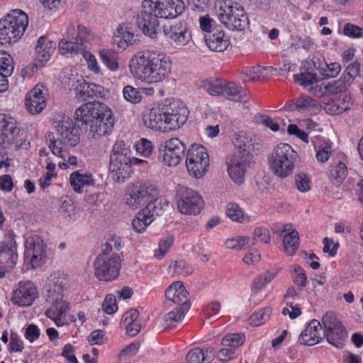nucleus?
I'll return each instance as SVG.
<instances>
[{
	"label": "nucleus",
	"mask_w": 363,
	"mask_h": 363,
	"mask_svg": "<svg viewBox=\"0 0 363 363\" xmlns=\"http://www.w3.org/2000/svg\"><path fill=\"white\" fill-rule=\"evenodd\" d=\"M165 38L176 47H184L191 40L188 23L184 21H174L163 28Z\"/></svg>",
	"instance_id": "f3484780"
},
{
	"label": "nucleus",
	"mask_w": 363,
	"mask_h": 363,
	"mask_svg": "<svg viewBox=\"0 0 363 363\" xmlns=\"http://www.w3.org/2000/svg\"><path fill=\"white\" fill-rule=\"evenodd\" d=\"M145 125L150 129L160 130L165 126L162 101L157 107L147 110L143 116Z\"/></svg>",
	"instance_id": "5701e85b"
},
{
	"label": "nucleus",
	"mask_w": 363,
	"mask_h": 363,
	"mask_svg": "<svg viewBox=\"0 0 363 363\" xmlns=\"http://www.w3.org/2000/svg\"><path fill=\"white\" fill-rule=\"evenodd\" d=\"M284 251L288 255H293L299 247V235L296 230H291L284 235L283 240Z\"/></svg>",
	"instance_id": "a19ab883"
},
{
	"label": "nucleus",
	"mask_w": 363,
	"mask_h": 363,
	"mask_svg": "<svg viewBox=\"0 0 363 363\" xmlns=\"http://www.w3.org/2000/svg\"><path fill=\"white\" fill-rule=\"evenodd\" d=\"M128 67L134 79L153 84L162 82L169 77L172 62L169 56L163 53L144 50L133 55Z\"/></svg>",
	"instance_id": "f257e3e1"
},
{
	"label": "nucleus",
	"mask_w": 363,
	"mask_h": 363,
	"mask_svg": "<svg viewBox=\"0 0 363 363\" xmlns=\"http://www.w3.org/2000/svg\"><path fill=\"white\" fill-rule=\"evenodd\" d=\"M321 321L327 341L336 347H342L347 332L337 315L333 312H328L323 315Z\"/></svg>",
	"instance_id": "9d476101"
},
{
	"label": "nucleus",
	"mask_w": 363,
	"mask_h": 363,
	"mask_svg": "<svg viewBox=\"0 0 363 363\" xmlns=\"http://www.w3.org/2000/svg\"><path fill=\"white\" fill-rule=\"evenodd\" d=\"M15 235L9 231L5 234L4 240L1 242L0 253H6L13 256L16 252Z\"/></svg>",
	"instance_id": "de8ad7c7"
},
{
	"label": "nucleus",
	"mask_w": 363,
	"mask_h": 363,
	"mask_svg": "<svg viewBox=\"0 0 363 363\" xmlns=\"http://www.w3.org/2000/svg\"><path fill=\"white\" fill-rule=\"evenodd\" d=\"M142 211L153 221L154 217L161 215L163 211L162 199L156 198L150 201Z\"/></svg>",
	"instance_id": "3c124183"
},
{
	"label": "nucleus",
	"mask_w": 363,
	"mask_h": 363,
	"mask_svg": "<svg viewBox=\"0 0 363 363\" xmlns=\"http://www.w3.org/2000/svg\"><path fill=\"white\" fill-rule=\"evenodd\" d=\"M352 82L345 76H342L337 80L328 83L325 86V91L330 94H337L347 90Z\"/></svg>",
	"instance_id": "79ce46f5"
},
{
	"label": "nucleus",
	"mask_w": 363,
	"mask_h": 363,
	"mask_svg": "<svg viewBox=\"0 0 363 363\" xmlns=\"http://www.w3.org/2000/svg\"><path fill=\"white\" fill-rule=\"evenodd\" d=\"M107 107L105 104L96 101L83 104L75 111L74 118L88 126L96 116L105 111Z\"/></svg>",
	"instance_id": "412c9836"
},
{
	"label": "nucleus",
	"mask_w": 363,
	"mask_h": 363,
	"mask_svg": "<svg viewBox=\"0 0 363 363\" xmlns=\"http://www.w3.org/2000/svg\"><path fill=\"white\" fill-rule=\"evenodd\" d=\"M224 81L220 79L206 80L202 82L201 86L211 95L218 96L223 94Z\"/></svg>",
	"instance_id": "c03bdc74"
},
{
	"label": "nucleus",
	"mask_w": 363,
	"mask_h": 363,
	"mask_svg": "<svg viewBox=\"0 0 363 363\" xmlns=\"http://www.w3.org/2000/svg\"><path fill=\"white\" fill-rule=\"evenodd\" d=\"M60 52L66 57H72L83 51L84 47H82L74 40L67 38L62 39L59 43Z\"/></svg>",
	"instance_id": "4c0bfd02"
},
{
	"label": "nucleus",
	"mask_w": 363,
	"mask_h": 363,
	"mask_svg": "<svg viewBox=\"0 0 363 363\" xmlns=\"http://www.w3.org/2000/svg\"><path fill=\"white\" fill-rule=\"evenodd\" d=\"M295 104L296 105V111H313L317 112L321 109V106L316 99L306 95L296 98Z\"/></svg>",
	"instance_id": "58836bf2"
},
{
	"label": "nucleus",
	"mask_w": 363,
	"mask_h": 363,
	"mask_svg": "<svg viewBox=\"0 0 363 363\" xmlns=\"http://www.w3.org/2000/svg\"><path fill=\"white\" fill-rule=\"evenodd\" d=\"M143 10L137 17V25L139 29L146 36L155 39L157 37L159 30V16L157 15L148 5L143 1Z\"/></svg>",
	"instance_id": "a211bd4d"
},
{
	"label": "nucleus",
	"mask_w": 363,
	"mask_h": 363,
	"mask_svg": "<svg viewBox=\"0 0 363 363\" xmlns=\"http://www.w3.org/2000/svg\"><path fill=\"white\" fill-rule=\"evenodd\" d=\"M176 196L178 209L183 214L196 215L203 206V200L199 193L186 186H179Z\"/></svg>",
	"instance_id": "9b49d317"
},
{
	"label": "nucleus",
	"mask_w": 363,
	"mask_h": 363,
	"mask_svg": "<svg viewBox=\"0 0 363 363\" xmlns=\"http://www.w3.org/2000/svg\"><path fill=\"white\" fill-rule=\"evenodd\" d=\"M245 340V336L240 333H232L225 335L221 341L223 347H230L232 349L242 345Z\"/></svg>",
	"instance_id": "8fccbe9b"
},
{
	"label": "nucleus",
	"mask_w": 363,
	"mask_h": 363,
	"mask_svg": "<svg viewBox=\"0 0 363 363\" xmlns=\"http://www.w3.org/2000/svg\"><path fill=\"white\" fill-rule=\"evenodd\" d=\"M52 301L53 303L50 308L46 310L45 315L52 320L57 326H62L65 325L62 316L65 315L69 309V305L62 299Z\"/></svg>",
	"instance_id": "473e14b6"
},
{
	"label": "nucleus",
	"mask_w": 363,
	"mask_h": 363,
	"mask_svg": "<svg viewBox=\"0 0 363 363\" xmlns=\"http://www.w3.org/2000/svg\"><path fill=\"white\" fill-rule=\"evenodd\" d=\"M164 111V129L178 130L187 121L189 111L184 102L177 99H165L162 101Z\"/></svg>",
	"instance_id": "6e6552de"
},
{
	"label": "nucleus",
	"mask_w": 363,
	"mask_h": 363,
	"mask_svg": "<svg viewBox=\"0 0 363 363\" xmlns=\"http://www.w3.org/2000/svg\"><path fill=\"white\" fill-rule=\"evenodd\" d=\"M104 111L86 128L88 135L91 138L99 139L112 133L115 123L113 113L108 106Z\"/></svg>",
	"instance_id": "2eb2a0df"
},
{
	"label": "nucleus",
	"mask_w": 363,
	"mask_h": 363,
	"mask_svg": "<svg viewBox=\"0 0 363 363\" xmlns=\"http://www.w3.org/2000/svg\"><path fill=\"white\" fill-rule=\"evenodd\" d=\"M69 182L73 190L80 194L84 186L94 185V179L91 174H82L76 171L70 174Z\"/></svg>",
	"instance_id": "c9c22d12"
},
{
	"label": "nucleus",
	"mask_w": 363,
	"mask_h": 363,
	"mask_svg": "<svg viewBox=\"0 0 363 363\" xmlns=\"http://www.w3.org/2000/svg\"><path fill=\"white\" fill-rule=\"evenodd\" d=\"M38 296V290L31 281L20 282L13 293L11 301L18 306H30Z\"/></svg>",
	"instance_id": "aec40b11"
},
{
	"label": "nucleus",
	"mask_w": 363,
	"mask_h": 363,
	"mask_svg": "<svg viewBox=\"0 0 363 363\" xmlns=\"http://www.w3.org/2000/svg\"><path fill=\"white\" fill-rule=\"evenodd\" d=\"M298 158V153L290 145L279 143L269 158L270 169L277 177L286 178L293 173Z\"/></svg>",
	"instance_id": "7ed1b4c3"
},
{
	"label": "nucleus",
	"mask_w": 363,
	"mask_h": 363,
	"mask_svg": "<svg viewBox=\"0 0 363 363\" xmlns=\"http://www.w3.org/2000/svg\"><path fill=\"white\" fill-rule=\"evenodd\" d=\"M220 309V304L218 301L210 303L203 311V315L206 319L210 321L216 320Z\"/></svg>",
	"instance_id": "774afa93"
},
{
	"label": "nucleus",
	"mask_w": 363,
	"mask_h": 363,
	"mask_svg": "<svg viewBox=\"0 0 363 363\" xmlns=\"http://www.w3.org/2000/svg\"><path fill=\"white\" fill-rule=\"evenodd\" d=\"M253 245H255V242H251L249 237L238 236L225 241V246L229 249L242 250Z\"/></svg>",
	"instance_id": "864d4df0"
},
{
	"label": "nucleus",
	"mask_w": 363,
	"mask_h": 363,
	"mask_svg": "<svg viewBox=\"0 0 363 363\" xmlns=\"http://www.w3.org/2000/svg\"><path fill=\"white\" fill-rule=\"evenodd\" d=\"M25 262L32 268L44 264L47 259L46 245L38 235L26 238L25 241Z\"/></svg>",
	"instance_id": "ddd939ff"
},
{
	"label": "nucleus",
	"mask_w": 363,
	"mask_h": 363,
	"mask_svg": "<svg viewBox=\"0 0 363 363\" xmlns=\"http://www.w3.org/2000/svg\"><path fill=\"white\" fill-rule=\"evenodd\" d=\"M161 18H174L183 13L185 5L182 0H144Z\"/></svg>",
	"instance_id": "dca6fc26"
},
{
	"label": "nucleus",
	"mask_w": 363,
	"mask_h": 363,
	"mask_svg": "<svg viewBox=\"0 0 363 363\" xmlns=\"http://www.w3.org/2000/svg\"><path fill=\"white\" fill-rule=\"evenodd\" d=\"M251 153H233L226 158L227 170L230 179L236 184H241L245 181L247 169L252 163Z\"/></svg>",
	"instance_id": "4468645a"
},
{
	"label": "nucleus",
	"mask_w": 363,
	"mask_h": 363,
	"mask_svg": "<svg viewBox=\"0 0 363 363\" xmlns=\"http://www.w3.org/2000/svg\"><path fill=\"white\" fill-rule=\"evenodd\" d=\"M66 35L68 39L74 40L82 47L89 43L94 38L91 29L82 24L69 23L67 28Z\"/></svg>",
	"instance_id": "a878e982"
},
{
	"label": "nucleus",
	"mask_w": 363,
	"mask_h": 363,
	"mask_svg": "<svg viewBox=\"0 0 363 363\" xmlns=\"http://www.w3.org/2000/svg\"><path fill=\"white\" fill-rule=\"evenodd\" d=\"M152 222L150 217L141 210L133 218L132 226L137 233H143Z\"/></svg>",
	"instance_id": "49530a36"
},
{
	"label": "nucleus",
	"mask_w": 363,
	"mask_h": 363,
	"mask_svg": "<svg viewBox=\"0 0 363 363\" xmlns=\"http://www.w3.org/2000/svg\"><path fill=\"white\" fill-rule=\"evenodd\" d=\"M292 280L296 285L301 288L306 286L307 276L303 267L298 264L293 266Z\"/></svg>",
	"instance_id": "bf43d9fd"
},
{
	"label": "nucleus",
	"mask_w": 363,
	"mask_h": 363,
	"mask_svg": "<svg viewBox=\"0 0 363 363\" xmlns=\"http://www.w3.org/2000/svg\"><path fill=\"white\" fill-rule=\"evenodd\" d=\"M54 126L58 138H54L53 134L49 133L48 134V138L50 139L48 147L53 155L66 160L67 148L74 147L79 143V130L74 127L73 121L68 118L55 121Z\"/></svg>",
	"instance_id": "f03ea898"
},
{
	"label": "nucleus",
	"mask_w": 363,
	"mask_h": 363,
	"mask_svg": "<svg viewBox=\"0 0 363 363\" xmlns=\"http://www.w3.org/2000/svg\"><path fill=\"white\" fill-rule=\"evenodd\" d=\"M25 105L31 114L39 113L44 109L46 101L41 87L35 86L29 92L26 99Z\"/></svg>",
	"instance_id": "c85d7f7f"
},
{
	"label": "nucleus",
	"mask_w": 363,
	"mask_h": 363,
	"mask_svg": "<svg viewBox=\"0 0 363 363\" xmlns=\"http://www.w3.org/2000/svg\"><path fill=\"white\" fill-rule=\"evenodd\" d=\"M14 68V63L12 57L4 51H0V72L6 77L10 76Z\"/></svg>",
	"instance_id": "09e8293b"
},
{
	"label": "nucleus",
	"mask_w": 363,
	"mask_h": 363,
	"mask_svg": "<svg viewBox=\"0 0 363 363\" xmlns=\"http://www.w3.org/2000/svg\"><path fill=\"white\" fill-rule=\"evenodd\" d=\"M100 57L106 66L111 71L118 69V55L109 50H102L100 51Z\"/></svg>",
	"instance_id": "a18cd8bd"
},
{
	"label": "nucleus",
	"mask_w": 363,
	"mask_h": 363,
	"mask_svg": "<svg viewBox=\"0 0 363 363\" xmlns=\"http://www.w3.org/2000/svg\"><path fill=\"white\" fill-rule=\"evenodd\" d=\"M217 15L220 22L231 30L242 31L249 25V19L243 6L232 0L218 2Z\"/></svg>",
	"instance_id": "20e7f679"
},
{
	"label": "nucleus",
	"mask_w": 363,
	"mask_h": 363,
	"mask_svg": "<svg viewBox=\"0 0 363 363\" xmlns=\"http://www.w3.org/2000/svg\"><path fill=\"white\" fill-rule=\"evenodd\" d=\"M123 94L127 101L133 104H138L142 99L140 91L130 85L124 86Z\"/></svg>",
	"instance_id": "13d9d810"
},
{
	"label": "nucleus",
	"mask_w": 363,
	"mask_h": 363,
	"mask_svg": "<svg viewBox=\"0 0 363 363\" xmlns=\"http://www.w3.org/2000/svg\"><path fill=\"white\" fill-rule=\"evenodd\" d=\"M131 151L124 141H116L110 156V171L118 182H124L130 174Z\"/></svg>",
	"instance_id": "423d86ee"
},
{
	"label": "nucleus",
	"mask_w": 363,
	"mask_h": 363,
	"mask_svg": "<svg viewBox=\"0 0 363 363\" xmlns=\"http://www.w3.org/2000/svg\"><path fill=\"white\" fill-rule=\"evenodd\" d=\"M157 188L151 182H138L133 185L125 198V203L128 206L136 209L140 205L157 196Z\"/></svg>",
	"instance_id": "f8f14e48"
},
{
	"label": "nucleus",
	"mask_w": 363,
	"mask_h": 363,
	"mask_svg": "<svg viewBox=\"0 0 363 363\" xmlns=\"http://www.w3.org/2000/svg\"><path fill=\"white\" fill-rule=\"evenodd\" d=\"M189 310V306L186 304L184 306H177L166 313L163 318L165 326L167 328L176 327L182 320Z\"/></svg>",
	"instance_id": "e433bc0d"
},
{
	"label": "nucleus",
	"mask_w": 363,
	"mask_h": 363,
	"mask_svg": "<svg viewBox=\"0 0 363 363\" xmlns=\"http://www.w3.org/2000/svg\"><path fill=\"white\" fill-rule=\"evenodd\" d=\"M118 36L128 44L132 45L135 42L134 33L128 25H121L117 30Z\"/></svg>",
	"instance_id": "338daca9"
},
{
	"label": "nucleus",
	"mask_w": 363,
	"mask_h": 363,
	"mask_svg": "<svg viewBox=\"0 0 363 363\" xmlns=\"http://www.w3.org/2000/svg\"><path fill=\"white\" fill-rule=\"evenodd\" d=\"M226 216L233 221L242 222L244 219V212L238 204L229 203L225 208Z\"/></svg>",
	"instance_id": "4d7b16f0"
},
{
	"label": "nucleus",
	"mask_w": 363,
	"mask_h": 363,
	"mask_svg": "<svg viewBox=\"0 0 363 363\" xmlns=\"http://www.w3.org/2000/svg\"><path fill=\"white\" fill-rule=\"evenodd\" d=\"M322 325L315 320H312L304 330L300 334L298 340L303 345L307 346H313L320 342Z\"/></svg>",
	"instance_id": "b1692460"
},
{
	"label": "nucleus",
	"mask_w": 363,
	"mask_h": 363,
	"mask_svg": "<svg viewBox=\"0 0 363 363\" xmlns=\"http://www.w3.org/2000/svg\"><path fill=\"white\" fill-rule=\"evenodd\" d=\"M185 150L186 145L177 138L166 140L162 154V163L168 167H176L180 163Z\"/></svg>",
	"instance_id": "6ab92c4d"
},
{
	"label": "nucleus",
	"mask_w": 363,
	"mask_h": 363,
	"mask_svg": "<svg viewBox=\"0 0 363 363\" xmlns=\"http://www.w3.org/2000/svg\"><path fill=\"white\" fill-rule=\"evenodd\" d=\"M135 147L137 153L145 157L150 158L153 154V145L146 138H141L135 143Z\"/></svg>",
	"instance_id": "6e6d98bb"
},
{
	"label": "nucleus",
	"mask_w": 363,
	"mask_h": 363,
	"mask_svg": "<svg viewBox=\"0 0 363 363\" xmlns=\"http://www.w3.org/2000/svg\"><path fill=\"white\" fill-rule=\"evenodd\" d=\"M223 94L227 99L236 102L245 103L250 100L249 92L233 82L224 81Z\"/></svg>",
	"instance_id": "2f4dec72"
},
{
	"label": "nucleus",
	"mask_w": 363,
	"mask_h": 363,
	"mask_svg": "<svg viewBox=\"0 0 363 363\" xmlns=\"http://www.w3.org/2000/svg\"><path fill=\"white\" fill-rule=\"evenodd\" d=\"M205 40L208 48L214 52H223L229 46L230 41L223 30L213 29L205 35Z\"/></svg>",
	"instance_id": "c756f323"
},
{
	"label": "nucleus",
	"mask_w": 363,
	"mask_h": 363,
	"mask_svg": "<svg viewBox=\"0 0 363 363\" xmlns=\"http://www.w3.org/2000/svg\"><path fill=\"white\" fill-rule=\"evenodd\" d=\"M77 96L82 101L93 99L94 101L105 97L104 87L94 83L83 82L77 86Z\"/></svg>",
	"instance_id": "cd10ccee"
},
{
	"label": "nucleus",
	"mask_w": 363,
	"mask_h": 363,
	"mask_svg": "<svg viewBox=\"0 0 363 363\" xmlns=\"http://www.w3.org/2000/svg\"><path fill=\"white\" fill-rule=\"evenodd\" d=\"M263 69H265V68L260 66L245 68L241 72V79L246 82H254L259 78V76Z\"/></svg>",
	"instance_id": "680f3d73"
},
{
	"label": "nucleus",
	"mask_w": 363,
	"mask_h": 363,
	"mask_svg": "<svg viewBox=\"0 0 363 363\" xmlns=\"http://www.w3.org/2000/svg\"><path fill=\"white\" fill-rule=\"evenodd\" d=\"M174 237L172 235H168L164 239L161 240L159 242L158 250L155 252V257L159 259H162L172 247Z\"/></svg>",
	"instance_id": "052dcab7"
},
{
	"label": "nucleus",
	"mask_w": 363,
	"mask_h": 363,
	"mask_svg": "<svg viewBox=\"0 0 363 363\" xmlns=\"http://www.w3.org/2000/svg\"><path fill=\"white\" fill-rule=\"evenodd\" d=\"M347 176V167L345 164L340 162L337 165L333 167L330 172L331 182L335 185H340Z\"/></svg>",
	"instance_id": "37998d69"
},
{
	"label": "nucleus",
	"mask_w": 363,
	"mask_h": 363,
	"mask_svg": "<svg viewBox=\"0 0 363 363\" xmlns=\"http://www.w3.org/2000/svg\"><path fill=\"white\" fill-rule=\"evenodd\" d=\"M55 49V43L47 37L43 35L39 38L35 46V66L43 67L50 58Z\"/></svg>",
	"instance_id": "bb28decb"
},
{
	"label": "nucleus",
	"mask_w": 363,
	"mask_h": 363,
	"mask_svg": "<svg viewBox=\"0 0 363 363\" xmlns=\"http://www.w3.org/2000/svg\"><path fill=\"white\" fill-rule=\"evenodd\" d=\"M75 204L72 199L69 197L62 199L60 205V212L65 217L71 218L75 214Z\"/></svg>",
	"instance_id": "0e129e2a"
},
{
	"label": "nucleus",
	"mask_w": 363,
	"mask_h": 363,
	"mask_svg": "<svg viewBox=\"0 0 363 363\" xmlns=\"http://www.w3.org/2000/svg\"><path fill=\"white\" fill-rule=\"evenodd\" d=\"M272 312L271 307H265L250 316V323L254 326H259L267 322Z\"/></svg>",
	"instance_id": "603ef678"
},
{
	"label": "nucleus",
	"mask_w": 363,
	"mask_h": 363,
	"mask_svg": "<svg viewBox=\"0 0 363 363\" xmlns=\"http://www.w3.org/2000/svg\"><path fill=\"white\" fill-rule=\"evenodd\" d=\"M121 267V259L116 253L111 255L110 258L97 256L94 262V274L100 281H111L116 279Z\"/></svg>",
	"instance_id": "1a4fd4ad"
},
{
	"label": "nucleus",
	"mask_w": 363,
	"mask_h": 363,
	"mask_svg": "<svg viewBox=\"0 0 363 363\" xmlns=\"http://www.w3.org/2000/svg\"><path fill=\"white\" fill-rule=\"evenodd\" d=\"M214 357L215 351L212 347H195L187 353L186 359L189 363H211Z\"/></svg>",
	"instance_id": "72a5a7b5"
},
{
	"label": "nucleus",
	"mask_w": 363,
	"mask_h": 363,
	"mask_svg": "<svg viewBox=\"0 0 363 363\" xmlns=\"http://www.w3.org/2000/svg\"><path fill=\"white\" fill-rule=\"evenodd\" d=\"M28 25L27 14L18 9L13 10L0 21L1 43L11 44L17 41L23 35Z\"/></svg>",
	"instance_id": "39448f33"
},
{
	"label": "nucleus",
	"mask_w": 363,
	"mask_h": 363,
	"mask_svg": "<svg viewBox=\"0 0 363 363\" xmlns=\"http://www.w3.org/2000/svg\"><path fill=\"white\" fill-rule=\"evenodd\" d=\"M165 295L167 299L177 304L178 306H184L186 304L190 308L189 293L182 282L179 281L173 282L167 289Z\"/></svg>",
	"instance_id": "393cba45"
},
{
	"label": "nucleus",
	"mask_w": 363,
	"mask_h": 363,
	"mask_svg": "<svg viewBox=\"0 0 363 363\" xmlns=\"http://www.w3.org/2000/svg\"><path fill=\"white\" fill-rule=\"evenodd\" d=\"M233 143L235 147L233 153H240V155H243L244 152L245 153H250L251 140L248 138L246 133L240 131L235 133L233 138Z\"/></svg>",
	"instance_id": "ea45409f"
},
{
	"label": "nucleus",
	"mask_w": 363,
	"mask_h": 363,
	"mask_svg": "<svg viewBox=\"0 0 363 363\" xmlns=\"http://www.w3.org/2000/svg\"><path fill=\"white\" fill-rule=\"evenodd\" d=\"M66 279L60 274H55L45 286L47 300L61 299L62 292L66 286Z\"/></svg>",
	"instance_id": "7c9ffc66"
},
{
	"label": "nucleus",
	"mask_w": 363,
	"mask_h": 363,
	"mask_svg": "<svg viewBox=\"0 0 363 363\" xmlns=\"http://www.w3.org/2000/svg\"><path fill=\"white\" fill-rule=\"evenodd\" d=\"M277 275V272L275 270L273 271H267L259 276H257L253 282V287L255 290L259 291L261 290L267 284L269 283L272 281L275 277Z\"/></svg>",
	"instance_id": "5fc2aeb1"
},
{
	"label": "nucleus",
	"mask_w": 363,
	"mask_h": 363,
	"mask_svg": "<svg viewBox=\"0 0 363 363\" xmlns=\"http://www.w3.org/2000/svg\"><path fill=\"white\" fill-rule=\"evenodd\" d=\"M185 163L189 176L197 179L203 177L210 164L206 148L200 144L191 145L187 150Z\"/></svg>",
	"instance_id": "0eeeda50"
},
{
	"label": "nucleus",
	"mask_w": 363,
	"mask_h": 363,
	"mask_svg": "<svg viewBox=\"0 0 363 363\" xmlns=\"http://www.w3.org/2000/svg\"><path fill=\"white\" fill-rule=\"evenodd\" d=\"M361 72L362 65H360V63L357 60H356L353 62H351L347 66L342 74L345 76L352 82H353L354 79L357 76L361 77Z\"/></svg>",
	"instance_id": "e2e57ef3"
},
{
	"label": "nucleus",
	"mask_w": 363,
	"mask_h": 363,
	"mask_svg": "<svg viewBox=\"0 0 363 363\" xmlns=\"http://www.w3.org/2000/svg\"><path fill=\"white\" fill-rule=\"evenodd\" d=\"M352 105L351 98L344 96L325 104L324 110L330 115H339L349 110Z\"/></svg>",
	"instance_id": "f704fd0d"
},
{
	"label": "nucleus",
	"mask_w": 363,
	"mask_h": 363,
	"mask_svg": "<svg viewBox=\"0 0 363 363\" xmlns=\"http://www.w3.org/2000/svg\"><path fill=\"white\" fill-rule=\"evenodd\" d=\"M19 133L16 120L6 115L0 116V147L6 148L13 143Z\"/></svg>",
	"instance_id": "4be33fe9"
},
{
	"label": "nucleus",
	"mask_w": 363,
	"mask_h": 363,
	"mask_svg": "<svg viewBox=\"0 0 363 363\" xmlns=\"http://www.w3.org/2000/svg\"><path fill=\"white\" fill-rule=\"evenodd\" d=\"M294 79L296 82L305 87L311 85L317 82V76L314 73L303 72L299 74H295Z\"/></svg>",
	"instance_id": "69168bd1"
}]
</instances>
